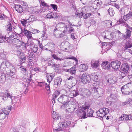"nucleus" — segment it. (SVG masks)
Returning a JSON list of instances; mask_svg holds the SVG:
<instances>
[{
    "label": "nucleus",
    "mask_w": 132,
    "mask_h": 132,
    "mask_svg": "<svg viewBox=\"0 0 132 132\" xmlns=\"http://www.w3.org/2000/svg\"><path fill=\"white\" fill-rule=\"evenodd\" d=\"M26 58L25 56L24 55L22 57H21L20 58V61L21 62V63H24L26 61Z\"/></svg>",
    "instance_id": "a18cd8bd"
},
{
    "label": "nucleus",
    "mask_w": 132,
    "mask_h": 132,
    "mask_svg": "<svg viewBox=\"0 0 132 132\" xmlns=\"http://www.w3.org/2000/svg\"><path fill=\"white\" fill-rule=\"evenodd\" d=\"M124 78L127 79L126 80H128V79H129L131 81H132V75H126L125 76H123L122 77V79Z\"/></svg>",
    "instance_id": "a19ab883"
},
{
    "label": "nucleus",
    "mask_w": 132,
    "mask_h": 132,
    "mask_svg": "<svg viewBox=\"0 0 132 132\" xmlns=\"http://www.w3.org/2000/svg\"><path fill=\"white\" fill-rule=\"evenodd\" d=\"M122 104L124 105L129 104L130 105H131L132 104V100L130 98H129L125 102H123Z\"/></svg>",
    "instance_id": "e433bc0d"
},
{
    "label": "nucleus",
    "mask_w": 132,
    "mask_h": 132,
    "mask_svg": "<svg viewBox=\"0 0 132 132\" xmlns=\"http://www.w3.org/2000/svg\"><path fill=\"white\" fill-rule=\"evenodd\" d=\"M129 67L127 64L125 63L123 64L121 66V70L122 72L127 73L129 70Z\"/></svg>",
    "instance_id": "f3484780"
},
{
    "label": "nucleus",
    "mask_w": 132,
    "mask_h": 132,
    "mask_svg": "<svg viewBox=\"0 0 132 132\" xmlns=\"http://www.w3.org/2000/svg\"><path fill=\"white\" fill-rule=\"evenodd\" d=\"M4 61L5 62V65L6 67H7L8 68V67H9L11 66V64L8 61L5 60Z\"/></svg>",
    "instance_id": "4d7b16f0"
},
{
    "label": "nucleus",
    "mask_w": 132,
    "mask_h": 132,
    "mask_svg": "<svg viewBox=\"0 0 132 132\" xmlns=\"http://www.w3.org/2000/svg\"><path fill=\"white\" fill-rule=\"evenodd\" d=\"M11 102L12 103H15L16 102V100L15 96H13L11 98Z\"/></svg>",
    "instance_id": "5fc2aeb1"
},
{
    "label": "nucleus",
    "mask_w": 132,
    "mask_h": 132,
    "mask_svg": "<svg viewBox=\"0 0 132 132\" xmlns=\"http://www.w3.org/2000/svg\"><path fill=\"white\" fill-rule=\"evenodd\" d=\"M53 118V122H54L55 121H57L59 118V117L58 114H56V112H53L52 113Z\"/></svg>",
    "instance_id": "cd10ccee"
},
{
    "label": "nucleus",
    "mask_w": 132,
    "mask_h": 132,
    "mask_svg": "<svg viewBox=\"0 0 132 132\" xmlns=\"http://www.w3.org/2000/svg\"><path fill=\"white\" fill-rule=\"evenodd\" d=\"M117 78L116 77H113L111 78L108 80H107V81L108 82L111 84H113L116 82L117 81Z\"/></svg>",
    "instance_id": "c756f323"
},
{
    "label": "nucleus",
    "mask_w": 132,
    "mask_h": 132,
    "mask_svg": "<svg viewBox=\"0 0 132 132\" xmlns=\"http://www.w3.org/2000/svg\"><path fill=\"white\" fill-rule=\"evenodd\" d=\"M11 106H9V107L2 109L0 110V111L8 115L11 111Z\"/></svg>",
    "instance_id": "f8f14e48"
},
{
    "label": "nucleus",
    "mask_w": 132,
    "mask_h": 132,
    "mask_svg": "<svg viewBox=\"0 0 132 132\" xmlns=\"http://www.w3.org/2000/svg\"><path fill=\"white\" fill-rule=\"evenodd\" d=\"M122 116L123 117L124 121L132 119V116L131 115L123 114L122 115Z\"/></svg>",
    "instance_id": "bb28decb"
},
{
    "label": "nucleus",
    "mask_w": 132,
    "mask_h": 132,
    "mask_svg": "<svg viewBox=\"0 0 132 132\" xmlns=\"http://www.w3.org/2000/svg\"><path fill=\"white\" fill-rule=\"evenodd\" d=\"M10 41L11 42L10 43H12L13 44L18 47H20L22 45V42L20 40L17 38H12L10 40Z\"/></svg>",
    "instance_id": "9b49d317"
},
{
    "label": "nucleus",
    "mask_w": 132,
    "mask_h": 132,
    "mask_svg": "<svg viewBox=\"0 0 132 132\" xmlns=\"http://www.w3.org/2000/svg\"><path fill=\"white\" fill-rule=\"evenodd\" d=\"M70 98L68 96L62 95H61L57 99V100L61 103H63L64 105H67L69 102Z\"/></svg>",
    "instance_id": "39448f33"
},
{
    "label": "nucleus",
    "mask_w": 132,
    "mask_h": 132,
    "mask_svg": "<svg viewBox=\"0 0 132 132\" xmlns=\"http://www.w3.org/2000/svg\"><path fill=\"white\" fill-rule=\"evenodd\" d=\"M76 69L75 66H73L70 69H65V71L70 72L72 75L75 74V73Z\"/></svg>",
    "instance_id": "6ab92c4d"
},
{
    "label": "nucleus",
    "mask_w": 132,
    "mask_h": 132,
    "mask_svg": "<svg viewBox=\"0 0 132 132\" xmlns=\"http://www.w3.org/2000/svg\"><path fill=\"white\" fill-rule=\"evenodd\" d=\"M54 62L53 60H50L48 61V65H51L53 64Z\"/></svg>",
    "instance_id": "0e129e2a"
},
{
    "label": "nucleus",
    "mask_w": 132,
    "mask_h": 132,
    "mask_svg": "<svg viewBox=\"0 0 132 132\" xmlns=\"http://www.w3.org/2000/svg\"><path fill=\"white\" fill-rule=\"evenodd\" d=\"M5 62V61L2 62L1 65L0 69H5V68L6 67V65Z\"/></svg>",
    "instance_id": "37998d69"
},
{
    "label": "nucleus",
    "mask_w": 132,
    "mask_h": 132,
    "mask_svg": "<svg viewBox=\"0 0 132 132\" xmlns=\"http://www.w3.org/2000/svg\"><path fill=\"white\" fill-rule=\"evenodd\" d=\"M106 23L107 24V25L109 27H111L112 25V22L111 21H107Z\"/></svg>",
    "instance_id": "052dcab7"
},
{
    "label": "nucleus",
    "mask_w": 132,
    "mask_h": 132,
    "mask_svg": "<svg viewBox=\"0 0 132 132\" xmlns=\"http://www.w3.org/2000/svg\"><path fill=\"white\" fill-rule=\"evenodd\" d=\"M26 44L27 46L30 45L31 46L32 45H35L34 44V43L32 41H30V40H29V39H28V40L26 43Z\"/></svg>",
    "instance_id": "603ef678"
},
{
    "label": "nucleus",
    "mask_w": 132,
    "mask_h": 132,
    "mask_svg": "<svg viewBox=\"0 0 132 132\" xmlns=\"http://www.w3.org/2000/svg\"><path fill=\"white\" fill-rule=\"evenodd\" d=\"M116 96L115 95L111 94L110 96L108 97L106 103L111 105L112 102H113L116 99Z\"/></svg>",
    "instance_id": "1a4fd4ad"
},
{
    "label": "nucleus",
    "mask_w": 132,
    "mask_h": 132,
    "mask_svg": "<svg viewBox=\"0 0 132 132\" xmlns=\"http://www.w3.org/2000/svg\"><path fill=\"white\" fill-rule=\"evenodd\" d=\"M104 34H105V35L104 36V38H106L108 39H112V34L110 32L108 31H105L103 33V35H104Z\"/></svg>",
    "instance_id": "2eb2a0df"
},
{
    "label": "nucleus",
    "mask_w": 132,
    "mask_h": 132,
    "mask_svg": "<svg viewBox=\"0 0 132 132\" xmlns=\"http://www.w3.org/2000/svg\"><path fill=\"white\" fill-rule=\"evenodd\" d=\"M70 105H71L72 106H71V108H68V111L70 112H72L75 110L76 105L70 104Z\"/></svg>",
    "instance_id": "f704fd0d"
},
{
    "label": "nucleus",
    "mask_w": 132,
    "mask_h": 132,
    "mask_svg": "<svg viewBox=\"0 0 132 132\" xmlns=\"http://www.w3.org/2000/svg\"><path fill=\"white\" fill-rule=\"evenodd\" d=\"M38 47L37 45H32L30 46V49L32 52L35 53L37 51Z\"/></svg>",
    "instance_id": "c85d7f7f"
},
{
    "label": "nucleus",
    "mask_w": 132,
    "mask_h": 132,
    "mask_svg": "<svg viewBox=\"0 0 132 132\" xmlns=\"http://www.w3.org/2000/svg\"><path fill=\"white\" fill-rule=\"evenodd\" d=\"M121 63V62L118 61H113L111 62V66L113 69H117L119 68Z\"/></svg>",
    "instance_id": "9d476101"
},
{
    "label": "nucleus",
    "mask_w": 132,
    "mask_h": 132,
    "mask_svg": "<svg viewBox=\"0 0 132 132\" xmlns=\"http://www.w3.org/2000/svg\"><path fill=\"white\" fill-rule=\"evenodd\" d=\"M54 31V35L57 38L63 37L65 33H70L73 29L70 26L65 23L60 22L57 24Z\"/></svg>",
    "instance_id": "f257e3e1"
},
{
    "label": "nucleus",
    "mask_w": 132,
    "mask_h": 132,
    "mask_svg": "<svg viewBox=\"0 0 132 132\" xmlns=\"http://www.w3.org/2000/svg\"><path fill=\"white\" fill-rule=\"evenodd\" d=\"M90 80V77L87 74L84 73L81 77V81L84 84H85L89 82Z\"/></svg>",
    "instance_id": "6e6552de"
},
{
    "label": "nucleus",
    "mask_w": 132,
    "mask_h": 132,
    "mask_svg": "<svg viewBox=\"0 0 132 132\" xmlns=\"http://www.w3.org/2000/svg\"><path fill=\"white\" fill-rule=\"evenodd\" d=\"M53 13L51 12L48 14L46 16V17L49 19H51L53 18Z\"/></svg>",
    "instance_id": "ea45409f"
},
{
    "label": "nucleus",
    "mask_w": 132,
    "mask_h": 132,
    "mask_svg": "<svg viewBox=\"0 0 132 132\" xmlns=\"http://www.w3.org/2000/svg\"><path fill=\"white\" fill-rule=\"evenodd\" d=\"M77 15L79 16V17L84 18H83V15H84V14L82 12H81V13H78L77 14Z\"/></svg>",
    "instance_id": "e2e57ef3"
},
{
    "label": "nucleus",
    "mask_w": 132,
    "mask_h": 132,
    "mask_svg": "<svg viewBox=\"0 0 132 132\" xmlns=\"http://www.w3.org/2000/svg\"><path fill=\"white\" fill-rule=\"evenodd\" d=\"M23 33L26 36L28 39H31L32 38L31 32L24 29L23 31Z\"/></svg>",
    "instance_id": "aec40b11"
},
{
    "label": "nucleus",
    "mask_w": 132,
    "mask_h": 132,
    "mask_svg": "<svg viewBox=\"0 0 132 132\" xmlns=\"http://www.w3.org/2000/svg\"><path fill=\"white\" fill-rule=\"evenodd\" d=\"M1 78L2 81H4L6 80V76L5 75L4 73H3L1 76Z\"/></svg>",
    "instance_id": "bf43d9fd"
},
{
    "label": "nucleus",
    "mask_w": 132,
    "mask_h": 132,
    "mask_svg": "<svg viewBox=\"0 0 132 132\" xmlns=\"http://www.w3.org/2000/svg\"><path fill=\"white\" fill-rule=\"evenodd\" d=\"M67 79L68 80H70L72 82H75L76 81V79L72 76H71L69 78H68Z\"/></svg>",
    "instance_id": "864d4df0"
},
{
    "label": "nucleus",
    "mask_w": 132,
    "mask_h": 132,
    "mask_svg": "<svg viewBox=\"0 0 132 132\" xmlns=\"http://www.w3.org/2000/svg\"><path fill=\"white\" fill-rule=\"evenodd\" d=\"M7 52H3L1 53V57L3 59L5 58L7 54Z\"/></svg>",
    "instance_id": "3c124183"
},
{
    "label": "nucleus",
    "mask_w": 132,
    "mask_h": 132,
    "mask_svg": "<svg viewBox=\"0 0 132 132\" xmlns=\"http://www.w3.org/2000/svg\"><path fill=\"white\" fill-rule=\"evenodd\" d=\"M15 34L12 32L10 31L8 34H7L5 37L2 36L0 34V43H2L5 42V40H6L8 43H10L11 42L10 41V40L12 38H13L15 36Z\"/></svg>",
    "instance_id": "7ed1b4c3"
},
{
    "label": "nucleus",
    "mask_w": 132,
    "mask_h": 132,
    "mask_svg": "<svg viewBox=\"0 0 132 132\" xmlns=\"http://www.w3.org/2000/svg\"><path fill=\"white\" fill-rule=\"evenodd\" d=\"M6 30L9 31L12 30V24L10 23H9L6 26Z\"/></svg>",
    "instance_id": "4c0bfd02"
},
{
    "label": "nucleus",
    "mask_w": 132,
    "mask_h": 132,
    "mask_svg": "<svg viewBox=\"0 0 132 132\" xmlns=\"http://www.w3.org/2000/svg\"><path fill=\"white\" fill-rule=\"evenodd\" d=\"M37 83H38V86L40 87H43L45 85H47V84L45 83L44 82H38Z\"/></svg>",
    "instance_id": "79ce46f5"
},
{
    "label": "nucleus",
    "mask_w": 132,
    "mask_h": 132,
    "mask_svg": "<svg viewBox=\"0 0 132 132\" xmlns=\"http://www.w3.org/2000/svg\"><path fill=\"white\" fill-rule=\"evenodd\" d=\"M108 12L109 14L111 16L113 15L114 13V11L112 8H109L108 10Z\"/></svg>",
    "instance_id": "72a5a7b5"
},
{
    "label": "nucleus",
    "mask_w": 132,
    "mask_h": 132,
    "mask_svg": "<svg viewBox=\"0 0 132 132\" xmlns=\"http://www.w3.org/2000/svg\"><path fill=\"white\" fill-rule=\"evenodd\" d=\"M82 4L84 5H87V0H80Z\"/></svg>",
    "instance_id": "680f3d73"
},
{
    "label": "nucleus",
    "mask_w": 132,
    "mask_h": 132,
    "mask_svg": "<svg viewBox=\"0 0 132 132\" xmlns=\"http://www.w3.org/2000/svg\"><path fill=\"white\" fill-rule=\"evenodd\" d=\"M55 47L54 44L52 43H48L45 45V50L49 51L54 49Z\"/></svg>",
    "instance_id": "ddd939ff"
},
{
    "label": "nucleus",
    "mask_w": 132,
    "mask_h": 132,
    "mask_svg": "<svg viewBox=\"0 0 132 132\" xmlns=\"http://www.w3.org/2000/svg\"><path fill=\"white\" fill-rule=\"evenodd\" d=\"M71 94H72L74 96H76L79 95L78 92L75 90L72 91Z\"/></svg>",
    "instance_id": "c03bdc74"
},
{
    "label": "nucleus",
    "mask_w": 132,
    "mask_h": 132,
    "mask_svg": "<svg viewBox=\"0 0 132 132\" xmlns=\"http://www.w3.org/2000/svg\"><path fill=\"white\" fill-rule=\"evenodd\" d=\"M109 109L105 108H102L96 112V115L98 117L103 118L109 112Z\"/></svg>",
    "instance_id": "20e7f679"
},
{
    "label": "nucleus",
    "mask_w": 132,
    "mask_h": 132,
    "mask_svg": "<svg viewBox=\"0 0 132 132\" xmlns=\"http://www.w3.org/2000/svg\"><path fill=\"white\" fill-rule=\"evenodd\" d=\"M60 93V92L57 91H55L53 93L52 95V99L54 101V103H55V99L59 96Z\"/></svg>",
    "instance_id": "393cba45"
},
{
    "label": "nucleus",
    "mask_w": 132,
    "mask_h": 132,
    "mask_svg": "<svg viewBox=\"0 0 132 132\" xmlns=\"http://www.w3.org/2000/svg\"><path fill=\"white\" fill-rule=\"evenodd\" d=\"M127 10L126 8H122L120 11V13L122 14H124L126 13V10Z\"/></svg>",
    "instance_id": "8fccbe9b"
},
{
    "label": "nucleus",
    "mask_w": 132,
    "mask_h": 132,
    "mask_svg": "<svg viewBox=\"0 0 132 132\" xmlns=\"http://www.w3.org/2000/svg\"><path fill=\"white\" fill-rule=\"evenodd\" d=\"M7 115L4 114L0 111V120L5 119L7 116Z\"/></svg>",
    "instance_id": "58836bf2"
},
{
    "label": "nucleus",
    "mask_w": 132,
    "mask_h": 132,
    "mask_svg": "<svg viewBox=\"0 0 132 132\" xmlns=\"http://www.w3.org/2000/svg\"><path fill=\"white\" fill-rule=\"evenodd\" d=\"M91 67L93 68H97L99 65V62L97 61L95 62L92 61L91 62Z\"/></svg>",
    "instance_id": "a878e982"
},
{
    "label": "nucleus",
    "mask_w": 132,
    "mask_h": 132,
    "mask_svg": "<svg viewBox=\"0 0 132 132\" xmlns=\"http://www.w3.org/2000/svg\"><path fill=\"white\" fill-rule=\"evenodd\" d=\"M89 104L83 105L81 109L78 110L77 113L78 116L81 118H85L87 117H92L93 115V111L89 108Z\"/></svg>",
    "instance_id": "f03ea898"
},
{
    "label": "nucleus",
    "mask_w": 132,
    "mask_h": 132,
    "mask_svg": "<svg viewBox=\"0 0 132 132\" xmlns=\"http://www.w3.org/2000/svg\"><path fill=\"white\" fill-rule=\"evenodd\" d=\"M54 77V75H51L50 74H47L46 77L47 82H48L49 83L52 81L53 78Z\"/></svg>",
    "instance_id": "7c9ffc66"
},
{
    "label": "nucleus",
    "mask_w": 132,
    "mask_h": 132,
    "mask_svg": "<svg viewBox=\"0 0 132 132\" xmlns=\"http://www.w3.org/2000/svg\"><path fill=\"white\" fill-rule=\"evenodd\" d=\"M88 68V66L85 64H81L79 66V70L80 72L84 71Z\"/></svg>",
    "instance_id": "4be33fe9"
},
{
    "label": "nucleus",
    "mask_w": 132,
    "mask_h": 132,
    "mask_svg": "<svg viewBox=\"0 0 132 132\" xmlns=\"http://www.w3.org/2000/svg\"><path fill=\"white\" fill-rule=\"evenodd\" d=\"M122 18L126 21L128 19H129V18H128L126 16V15H125L124 16H123Z\"/></svg>",
    "instance_id": "338daca9"
},
{
    "label": "nucleus",
    "mask_w": 132,
    "mask_h": 132,
    "mask_svg": "<svg viewBox=\"0 0 132 132\" xmlns=\"http://www.w3.org/2000/svg\"><path fill=\"white\" fill-rule=\"evenodd\" d=\"M117 23L118 24H121L122 25L127 27L128 24L126 23V21L123 19L122 18H121L119 20L117 21Z\"/></svg>",
    "instance_id": "412c9836"
},
{
    "label": "nucleus",
    "mask_w": 132,
    "mask_h": 132,
    "mask_svg": "<svg viewBox=\"0 0 132 132\" xmlns=\"http://www.w3.org/2000/svg\"><path fill=\"white\" fill-rule=\"evenodd\" d=\"M130 48H129L127 49H125V48H124V50H128V51L132 55V51L130 49Z\"/></svg>",
    "instance_id": "774afa93"
},
{
    "label": "nucleus",
    "mask_w": 132,
    "mask_h": 132,
    "mask_svg": "<svg viewBox=\"0 0 132 132\" xmlns=\"http://www.w3.org/2000/svg\"><path fill=\"white\" fill-rule=\"evenodd\" d=\"M131 31L129 30H127L125 32V34L124 35V37L125 38H127L129 37L131 35Z\"/></svg>",
    "instance_id": "2f4dec72"
},
{
    "label": "nucleus",
    "mask_w": 132,
    "mask_h": 132,
    "mask_svg": "<svg viewBox=\"0 0 132 132\" xmlns=\"http://www.w3.org/2000/svg\"><path fill=\"white\" fill-rule=\"evenodd\" d=\"M80 94L82 96L88 97L90 95V92L87 89H83L82 93H80Z\"/></svg>",
    "instance_id": "a211bd4d"
},
{
    "label": "nucleus",
    "mask_w": 132,
    "mask_h": 132,
    "mask_svg": "<svg viewBox=\"0 0 132 132\" xmlns=\"http://www.w3.org/2000/svg\"><path fill=\"white\" fill-rule=\"evenodd\" d=\"M93 92H94L95 93L101 95L103 93V89L102 88L99 87L96 88V87H94L93 90Z\"/></svg>",
    "instance_id": "dca6fc26"
},
{
    "label": "nucleus",
    "mask_w": 132,
    "mask_h": 132,
    "mask_svg": "<svg viewBox=\"0 0 132 132\" xmlns=\"http://www.w3.org/2000/svg\"><path fill=\"white\" fill-rule=\"evenodd\" d=\"M130 84L127 83V84L123 86L121 88V90L122 93L125 94H129L130 93H131L132 91L130 92L129 87V86Z\"/></svg>",
    "instance_id": "0eeeda50"
},
{
    "label": "nucleus",
    "mask_w": 132,
    "mask_h": 132,
    "mask_svg": "<svg viewBox=\"0 0 132 132\" xmlns=\"http://www.w3.org/2000/svg\"><path fill=\"white\" fill-rule=\"evenodd\" d=\"M52 56L53 58L54 59L57 60H59V61H61L63 60L62 58H59L57 56L54 54H53L52 55Z\"/></svg>",
    "instance_id": "de8ad7c7"
},
{
    "label": "nucleus",
    "mask_w": 132,
    "mask_h": 132,
    "mask_svg": "<svg viewBox=\"0 0 132 132\" xmlns=\"http://www.w3.org/2000/svg\"><path fill=\"white\" fill-rule=\"evenodd\" d=\"M5 94L6 97L7 98H10L11 99L13 96L10 93L7 92L6 93H5Z\"/></svg>",
    "instance_id": "49530a36"
},
{
    "label": "nucleus",
    "mask_w": 132,
    "mask_h": 132,
    "mask_svg": "<svg viewBox=\"0 0 132 132\" xmlns=\"http://www.w3.org/2000/svg\"><path fill=\"white\" fill-rule=\"evenodd\" d=\"M27 21V19L26 20H25L24 19H23L21 20V23L24 26L26 24L27 22H28V21Z\"/></svg>",
    "instance_id": "6e6d98bb"
},
{
    "label": "nucleus",
    "mask_w": 132,
    "mask_h": 132,
    "mask_svg": "<svg viewBox=\"0 0 132 132\" xmlns=\"http://www.w3.org/2000/svg\"><path fill=\"white\" fill-rule=\"evenodd\" d=\"M61 79L60 78L56 79L54 81V83L55 85H56L57 86L60 85L61 82Z\"/></svg>",
    "instance_id": "473e14b6"
},
{
    "label": "nucleus",
    "mask_w": 132,
    "mask_h": 132,
    "mask_svg": "<svg viewBox=\"0 0 132 132\" xmlns=\"http://www.w3.org/2000/svg\"><path fill=\"white\" fill-rule=\"evenodd\" d=\"M35 20V18L34 16L33 15H31L30 16L29 18L27 19V21L28 22H32L34 21Z\"/></svg>",
    "instance_id": "c9c22d12"
},
{
    "label": "nucleus",
    "mask_w": 132,
    "mask_h": 132,
    "mask_svg": "<svg viewBox=\"0 0 132 132\" xmlns=\"http://www.w3.org/2000/svg\"><path fill=\"white\" fill-rule=\"evenodd\" d=\"M51 5L54 10H56L57 9V7L56 5L53 4H51Z\"/></svg>",
    "instance_id": "69168bd1"
},
{
    "label": "nucleus",
    "mask_w": 132,
    "mask_h": 132,
    "mask_svg": "<svg viewBox=\"0 0 132 132\" xmlns=\"http://www.w3.org/2000/svg\"><path fill=\"white\" fill-rule=\"evenodd\" d=\"M15 9L18 12L21 13L23 11V9L22 6L19 5H15Z\"/></svg>",
    "instance_id": "b1692460"
},
{
    "label": "nucleus",
    "mask_w": 132,
    "mask_h": 132,
    "mask_svg": "<svg viewBox=\"0 0 132 132\" xmlns=\"http://www.w3.org/2000/svg\"><path fill=\"white\" fill-rule=\"evenodd\" d=\"M132 47V43L131 42H128V44L126 45L125 48V49H127L129 48H130Z\"/></svg>",
    "instance_id": "09e8293b"
},
{
    "label": "nucleus",
    "mask_w": 132,
    "mask_h": 132,
    "mask_svg": "<svg viewBox=\"0 0 132 132\" xmlns=\"http://www.w3.org/2000/svg\"><path fill=\"white\" fill-rule=\"evenodd\" d=\"M126 15L128 18H129V19L130 17H132V12L131 10Z\"/></svg>",
    "instance_id": "13d9d810"
},
{
    "label": "nucleus",
    "mask_w": 132,
    "mask_h": 132,
    "mask_svg": "<svg viewBox=\"0 0 132 132\" xmlns=\"http://www.w3.org/2000/svg\"><path fill=\"white\" fill-rule=\"evenodd\" d=\"M98 77L95 73H93L90 75V78L94 81L97 82L99 80Z\"/></svg>",
    "instance_id": "5701e85b"
},
{
    "label": "nucleus",
    "mask_w": 132,
    "mask_h": 132,
    "mask_svg": "<svg viewBox=\"0 0 132 132\" xmlns=\"http://www.w3.org/2000/svg\"><path fill=\"white\" fill-rule=\"evenodd\" d=\"M71 122L69 121L60 122L58 124V128L55 130L56 131H60L62 128H65L68 126L70 125Z\"/></svg>",
    "instance_id": "423d86ee"
},
{
    "label": "nucleus",
    "mask_w": 132,
    "mask_h": 132,
    "mask_svg": "<svg viewBox=\"0 0 132 132\" xmlns=\"http://www.w3.org/2000/svg\"><path fill=\"white\" fill-rule=\"evenodd\" d=\"M111 64L108 61H104L103 62L102 64L101 67L102 68L105 69H108L111 67Z\"/></svg>",
    "instance_id": "4468645a"
}]
</instances>
